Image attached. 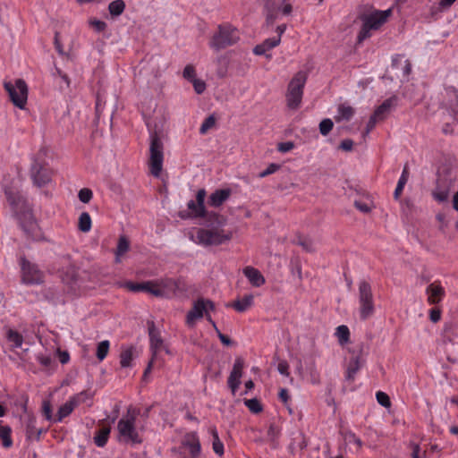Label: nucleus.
I'll return each instance as SVG.
<instances>
[{"instance_id": "de8ad7c7", "label": "nucleus", "mask_w": 458, "mask_h": 458, "mask_svg": "<svg viewBox=\"0 0 458 458\" xmlns=\"http://www.w3.org/2000/svg\"><path fill=\"white\" fill-rule=\"evenodd\" d=\"M78 198L82 203H89L93 198V192L89 188L80 190Z\"/></svg>"}, {"instance_id": "9b49d317", "label": "nucleus", "mask_w": 458, "mask_h": 458, "mask_svg": "<svg viewBox=\"0 0 458 458\" xmlns=\"http://www.w3.org/2000/svg\"><path fill=\"white\" fill-rule=\"evenodd\" d=\"M21 281L26 285L41 284L44 282L45 274L35 263L24 257L20 259Z\"/></svg>"}, {"instance_id": "4d7b16f0", "label": "nucleus", "mask_w": 458, "mask_h": 458, "mask_svg": "<svg viewBox=\"0 0 458 458\" xmlns=\"http://www.w3.org/2000/svg\"><path fill=\"white\" fill-rule=\"evenodd\" d=\"M212 448H213V451L217 455L221 456L224 454V444L222 443V441L220 439L212 441Z\"/></svg>"}, {"instance_id": "4468645a", "label": "nucleus", "mask_w": 458, "mask_h": 458, "mask_svg": "<svg viewBox=\"0 0 458 458\" xmlns=\"http://www.w3.org/2000/svg\"><path fill=\"white\" fill-rule=\"evenodd\" d=\"M159 285L164 298H172L184 293L187 291L186 284L182 279L162 278Z\"/></svg>"}, {"instance_id": "20e7f679", "label": "nucleus", "mask_w": 458, "mask_h": 458, "mask_svg": "<svg viewBox=\"0 0 458 458\" xmlns=\"http://www.w3.org/2000/svg\"><path fill=\"white\" fill-rule=\"evenodd\" d=\"M358 311L362 321L368 320L376 312L372 286L366 280H360L358 284Z\"/></svg>"}, {"instance_id": "c756f323", "label": "nucleus", "mask_w": 458, "mask_h": 458, "mask_svg": "<svg viewBox=\"0 0 458 458\" xmlns=\"http://www.w3.org/2000/svg\"><path fill=\"white\" fill-rule=\"evenodd\" d=\"M408 179H409V169H408V165H405L403 169L402 174L397 182V185H396V188L394 192V199H396V200L399 199L400 196L403 193V188L408 182Z\"/></svg>"}, {"instance_id": "774afa93", "label": "nucleus", "mask_w": 458, "mask_h": 458, "mask_svg": "<svg viewBox=\"0 0 458 458\" xmlns=\"http://www.w3.org/2000/svg\"><path fill=\"white\" fill-rule=\"evenodd\" d=\"M411 447H412L411 457L412 458H421L420 455V445L418 444H412Z\"/></svg>"}, {"instance_id": "ddd939ff", "label": "nucleus", "mask_w": 458, "mask_h": 458, "mask_svg": "<svg viewBox=\"0 0 458 458\" xmlns=\"http://www.w3.org/2000/svg\"><path fill=\"white\" fill-rule=\"evenodd\" d=\"M267 15V21L273 23L276 18V14L279 11L284 15H288L292 13L293 7L290 4H287V0H260Z\"/></svg>"}, {"instance_id": "4c0bfd02", "label": "nucleus", "mask_w": 458, "mask_h": 458, "mask_svg": "<svg viewBox=\"0 0 458 458\" xmlns=\"http://www.w3.org/2000/svg\"><path fill=\"white\" fill-rule=\"evenodd\" d=\"M342 436L345 443L347 444H354L358 448H360L362 445V441L360 437L356 436V434L351 430H345L342 432Z\"/></svg>"}, {"instance_id": "6ab92c4d", "label": "nucleus", "mask_w": 458, "mask_h": 458, "mask_svg": "<svg viewBox=\"0 0 458 458\" xmlns=\"http://www.w3.org/2000/svg\"><path fill=\"white\" fill-rule=\"evenodd\" d=\"M243 367V360L242 358L235 359L233 369L228 377V386L231 388L233 394H235L237 388L241 384V377L242 375Z\"/></svg>"}, {"instance_id": "8fccbe9b", "label": "nucleus", "mask_w": 458, "mask_h": 458, "mask_svg": "<svg viewBox=\"0 0 458 458\" xmlns=\"http://www.w3.org/2000/svg\"><path fill=\"white\" fill-rule=\"evenodd\" d=\"M182 75L186 80L190 81L191 82L193 81L196 79V72L194 67L191 64L186 65L183 70Z\"/></svg>"}, {"instance_id": "a18cd8bd", "label": "nucleus", "mask_w": 458, "mask_h": 458, "mask_svg": "<svg viewBox=\"0 0 458 458\" xmlns=\"http://www.w3.org/2000/svg\"><path fill=\"white\" fill-rule=\"evenodd\" d=\"M334 123L331 119L326 118L319 123V131L322 135H327L333 129Z\"/></svg>"}, {"instance_id": "aec40b11", "label": "nucleus", "mask_w": 458, "mask_h": 458, "mask_svg": "<svg viewBox=\"0 0 458 458\" xmlns=\"http://www.w3.org/2000/svg\"><path fill=\"white\" fill-rule=\"evenodd\" d=\"M451 183L445 179L438 178L437 185L432 191V196L435 200L439 203L445 202L448 199Z\"/></svg>"}, {"instance_id": "2f4dec72", "label": "nucleus", "mask_w": 458, "mask_h": 458, "mask_svg": "<svg viewBox=\"0 0 458 458\" xmlns=\"http://www.w3.org/2000/svg\"><path fill=\"white\" fill-rule=\"evenodd\" d=\"M130 249V242L124 235H121L118 240L117 247L115 250V262H121V257L125 254Z\"/></svg>"}, {"instance_id": "0e129e2a", "label": "nucleus", "mask_w": 458, "mask_h": 458, "mask_svg": "<svg viewBox=\"0 0 458 458\" xmlns=\"http://www.w3.org/2000/svg\"><path fill=\"white\" fill-rule=\"evenodd\" d=\"M353 147V141L352 140H344L340 144V148H342L344 151H350L352 149Z\"/></svg>"}, {"instance_id": "c85d7f7f", "label": "nucleus", "mask_w": 458, "mask_h": 458, "mask_svg": "<svg viewBox=\"0 0 458 458\" xmlns=\"http://www.w3.org/2000/svg\"><path fill=\"white\" fill-rule=\"evenodd\" d=\"M354 114V109L346 104H341L337 108V114L335 115V121H349Z\"/></svg>"}, {"instance_id": "39448f33", "label": "nucleus", "mask_w": 458, "mask_h": 458, "mask_svg": "<svg viewBox=\"0 0 458 458\" xmlns=\"http://www.w3.org/2000/svg\"><path fill=\"white\" fill-rule=\"evenodd\" d=\"M139 413L138 410L129 408L126 414L119 420L117 430L120 441L131 442L132 444H140L142 442L135 426Z\"/></svg>"}, {"instance_id": "2eb2a0df", "label": "nucleus", "mask_w": 458, "mask_h": 458, "mask_svg": "<svg viewBox=\"0 0 458 458\" xmlns=\"http://www.w3.org/2000/svg\"><path fill=\"white\" fill-rule=\"evenodd\" d=\"M215 310V304L210 300L199 299L193 303L192 309L187 313L186 323L193 327L195 321L204 317L205 313Z\"/></svg>"}, {"instance_id": "a211bd4d", "label": "nucleus", "mask_w": 458, "mask_h": 458, "mask_svg": "<svg viewBox=\"0 0 458 458\" xmlns=\"http://www.w3.org/2000/svg\"><path fill=\"white\" fill-rule=\"evenodd\" d=\"M182 445L189 450L190 458H199L201 445L197 432L191 431L186 433L182 438Z\"/></svg>"}, {"instance_id": "f257e3e1", "label": "nucleus", "mask_w": 458, "mask_h": 458, "mask_svg": "<svg viewBox=\"0 0 458 458\" xmlns=\"http://www.w3.org/2000/svg\"><path fill=\"white\" fill-rule=\"evenodd\" d=\"M392 15V9L384 11L371 9L369 12L362 13L359 15V19L362 22L361 28L358 34V41L362 42L371 36L372 30H379Z\"/></svg>"}, {"instance_id": "5701e85b", "label": "nucleus", "mask_w": 458, "mask_h": 458, "mask_svg": "<svg viewBox=\"0 0 458 458\" xmlns=\"http://www.w3.org/2000/svg\"><path fill=\"white\" fill-rule=\"evenodd\" d=\"M396 101L397 98L394 96L386 99L380 106L377 107L373 114L376 117H377L378 120H384L386 117V115L391 112V110L394 107V106L396 105Z\"/></svg>"}, {"instance_id": "a878e982", "label": "nucleus", "mask_w": 458, "mask_h": 458, "mask_svg": "<svg viewBox=\"0 0 458 458\" xmlns=\"http://www.w3.org/2000/svg\"><path fill=\"white\" fill-rule=\"evenodd\" d=\"M253 299L252 294H247L242 299L235 300L228 306L233 308L238 312H244L253 305Z\"/></svg>"}, {"instance_id": "37998d69", "label": "nucleus", "mask_w": 458, "mask_h": 458, "mask_svg": "<svg viewBox=\"0 0 458 458\" xmlns=\"http://www.w3.org/2000/svg\"><path fill=\"white\" fill-rule=\"evenodd\" d=\"M216 123V118L214 115L208 116L202 123L199 128V133L204 135L208 132V130L213 128Z\"/></svg>"}, {"instance_id": "7ed1b4c3", "label": "nucleus", "mask_w": 458, "mask_h": 458, "mask_svg": "<svg viewBox=\"0 0 458 458\" xmlns=\"http://www.w3.org/2000/svg\"><path fill=\"white\" fill-rule=\"evenodd\" d=\"M207 192L205 189L197 191L196 201L190 200L187 203L188 208L191 211L192 216L195 218H203L207 226L220 227L224 225L225 220L222 216L216 212H208L205 207V198Z\"/></svg>"}, {"instance_id": "393cba45", "label": "nucleus", "mask_w": 458, "mask_h": 458, "mask_svg": "<svg viewBox=\"0 0 458 458\" xmlns=\"http://www.w3.org/2000/svg\"><path fill=\"white\" fill-rule=\"evenodd\" d=\"M279 44H280L279 38H267L261 44H259L254 47L253 53L257 55H266V53L267 51L277 47Z\"/></svg>"}, {"instance_id": "0eeeda50", "label": "nucleus", "mask_w": 458, "mask_h": 458, "mask_svg": "<svg viewBox=\"0 0 458 458\" xmlns=\"http://www.w3.org/2000/svg\"><path fill=\"white\" fill-rule=\"evenodd\" d=\"M306 81V72L301 71L298 72L289 82L286 93V101L289 108L297 109L300 106Z\"/></svg>"}, {"instance_id": "e433bc0d", "label": "nucleus", "mask_w": 458, "mask_h": 458, "mask_svg": "<svg viewBox=\"0 0 458 458\" xmlns=\"http://www.w3.org/2000/svg\"><path fill=\"white\" fill-rule=\"evenodd\" d=\"M448 97L449 106L452 108L458 106V89L454 86H448L445 89Z\"/></svg>"}, {"instance_id": "b1692460", "label": "nucleus", "mask_w": 458, "mask_h": 458, "mask_svg": "<svg viewBox=\"0 0 458 458\" xmlns=\"http://www.w3.org/2000/svg\"><path fill=\"white\" fill-rule=\"evenodd\" d=\"M93 397L94 392L90 390H83L76 394L72 395L70 399L74 403L75 407H78L83 403L87 404L89 407H91L93 404Z\"/></svg>"}, {"instance_id": "052dcab7", "label": "nucleus", "mask_w": 458, "mask_h": 458, "mask_svg": "<svg viewBox=\"0 0 458 458\" xmlns=\"http://www.w3.org/2000/svg\"><path fill=\"white\" fill-rule=\"evenodd\" d=\"M191 83L198 94H201L206 89V84L201 80L195 79L193 81H191Z\"/></svg>"}, {"instance_id": "49530a36", "label": "nucleus", "mask_w": 458, "mask_h": 458, "mask_svg": "<svg viewBox=\"0 0 458 458\" xmlns=\"http://www.w3.org/2000/svg\"><path fill=\"white\" fill-rule=\"evenodd\" d=\"M296 243L301 246L306 251L312 252L314 250L313 242L306 237H298Z\"/></svg>"}, {"instance_id": "69168bd1", "label": "nucleus", "mask_w": 458, "mask_h": 458, "mask_svg": "<svg viewBox=\"0 0 458 458\" xmlns=\"http://www.w3.org/2000/svg\"><path fill=\"white\" fill-rule=\"evenodd\" d=\"M279 399L286 404L288 401L290 400V394L287 389L282 388L279 391Z\"/></svg>"}, {"instance_id": "f3484780", "label": "nucleus", "mask_w": 458, "mask_h": 458, "mask_svg": "<svg viewBox=\"0 0 458 458\" xmlns=\"http://www.w3.org/2000/svg\"><path fill=\"white\" fill-rule=\"evenodd\" d=\"M425 293L427 295V302L429 305H437L445 297V290L438 280L429 284L427 286Z\"/></svg>"}, {"instance_id": "f704fd0d", "label": "nucleus", "mask_w": 458, "mask_h": 458, "mask_svg": "<svg viewBox=\"0 0 458 458\" xmlns=\"http://www.w3.org/2000/svg\"><path fill=\"white\" fill-rule=\"evenodd\" d=\"M335 335L337 337L340 344H345L350 340V330L345 325L338 326L335 329Z\"/></svg>"}, {"instance_id": "338daca9", "label": "nucleus", "mask_w": 458, "mask_h": 458, "mask_svg": "<svg viewBox=\"0 0 458 458\" xmlns=\"http://www.w3.org/2000/svg\"><path fill=\"white\" fill-rule=\"evenodd\" d=\"M354 205L359 210H360L363 213H368L370 210L369 207L365 203L355 201Z\"/></svg>"}, {"instance_id": "6e6552de", "label": "nucleus", "mask_w": 458, "mask_h": 458, "mask_svg": "<svg viewBox=\"0 0 458 458\" xmlns=\"http://www.w3.org/2000/svg\"><path fill=\"white\" fill-rule=\"evenodd\" d=\"M232 239V233L218 227L200 228L196 233V242L203 246L220 245Z\"/></svg>"}, {"instance_id": "bb28decb", "label": "nucleus", "mask_w": 458, "mask_h": 458, "mask_svg": "<svg viewBox=\"0 0 458 458\" xmlns=\"http://www.w3.org/2000/svg\"><path fill=\"white\" fill-rule=\"evenodd\" d=\"M110 432V426H103L102 428L98 429L94 436L95 445L98 447H104L108 441Z\"/></svg>"}, {"instance_id": "bf43d9fd", "label": "nucleus", "mask_w": 458, "mask_h": 458, "mask_svg": "<svg viewBox=\"0 0 458 458\" xmlns=\"http://www.w3.org/2000/svg\"><path fill=\"white\" fill-rule=\"evenodd\" d=\"M149 293L156 297H162L163 293L160 290L159 280L153 281Z\"/></svg>"}, {"instance_id": "72a5a7b5", "label": "nucleus", "mask_w": 458, "mask_h": 458, "mask_svg": "<svg viewBox=\"0 0 458 458\" xmlns=\"http://www.w3.org/2000/svg\"><path fill=\"white\" fill-rule=\"evenodd\" d=\"M92 226V221L89 214L88 212H82L79 216L78 228L80 231L83 233H88L90 231Z\"/></svg>"}, {"instance_id": "58836bf2", "label": "nucleus", "mask_w": 458, "mask_h": 458, "mask_svg": "<svg viewBox=\"0 0 458 458\" xmlns=\"http://www.w3.org/2000/svg\"><path fill=\"white\" fill-rule=\"evenodd\" d=\"M125 4L123 0H114L109 4L108 10L113 16H118L123 13Z\"/></svg>"}, {"instance_id": "c9c22d12", "label": "nucleus", "mask_w": 458, "mask_h": 458, "mask_svg": "<svg viewBox=\"0 0 458 458\" xmlns=\"http://www.w3.org/2000/svg\"><path fill=\"white\" fill-rule=\"evenodd\" d=\"M11 428L8 426H0V438L4 447H11L13 440L11 438Z\"/></svg>"}, {"instance_id": "864d4df0", "label": "nucleus", "mask_w": 458, "mask_h": 458, "mask_svg": "<svg viewBox=\"0 0 458 458\" xmlns=\"http://www.w3.org/2000/svg\"><path fill=\"white\" fill-rule=\"evenodd\" d=\"M124 287L133 293L141 292L143 289L142 283H133L131 281L125 282Z\"/></svg>"}, {"instance_id": "c03bdc74", "label": "nucleus", "mask_w": 458, "mask_h": 458, "mask_svg": "<svg viewBox=\"0 0 458 458\" xmlns=\"http://www.w3.org/2000/svg\"><path fill=\"white\" fill-rule=\"evenodd\" d=\"M244 403L249 408V410L254 413H259L262 411V406L259 401L256 398L247 399L244 401Z\"/></svg>"}, {"instance_id": "a19ab883", "label": "nucleus", "mask_w": 458, "mask_h": 458, "mask_svg": "<svg viewBox=\"0 0 458 458\" xmlns=\"http://www.w3.org/2000/svg\"><path fill=\"white\" fill-rule=\"evenodd\" d=\"M132 350L126 349L121 352L120 355V364L123 368H128L131 365L132 361Z\"/></svg>"}, {"instance_id": "cd10ccee", "label": "nucleus", "mask_w": 458, "mask_h": 458, "mask_svg": "<svg viewBox=\"0 0 458 458\" xmlns=\"http://www.w3.org/2000/svg\"><path fill=\"white\" fill-rule=\"evenodd\" d=\"M74 403L69 398L66 403L61 405L58 409L57 414L55 417L54 422H61L66 417H68L75 409Z\"/></svg>"}, {"instance_id": "3c124183", "label": "nucleus", "mask_w": 458, "mask_h": 458, "mask_svg": "<svg viewBox=\"0 0 458 458\" xmlns=\"http://www.w3.org/2000/svg\"><path fill=\"white\" fill-rule=\"evenodd\" d=\"M280 168V165L275 163L270 164L264 171L259 174L260 178H264L269 174H274Z\"/></svg>"}, {"instance_id": "13d9d810", "label": "nucleus", "mask_w": 458, "mask_h": 458, "mask_svg": "<svg viewBox=\"0 0 458 458\" xmlns=\"http://www.w3.org/2000/svg\"><path fill=\"white\" fill-rule=\"evenodd\" d=\"M378 118L376 117L374 114H372L367 123L366 131L364 132V136L368 135L376 126L377 123L378 122Z\"/></svg>"}, {"instance_id": "f8f14e48", "label": "nucleus", "mask_w": 458, "mask_h": 458, "mask_svg": "<svg viewBox=\"0 0 458 458\" xmlns=\"http://www.w3.org/2000/svg\"><path fill=\"white\" fill-rule=\"evenodd\" d=\"M147 326L150 340V350L152 352V359L148 362L147 368L144 370L143 377H146L147 375L150 372L152 369L153 360L157 356V352H160L164 346V342L161 337L160 331L156 327L155 322L153 320H148Z\"/></svg>"}, {"instance_id": "603ef678", "label": "nucleus", "mask_w": 458, "mask_h": 458, "mask_svg": "<svg viewBox=\"0 0 458 458\" xmlns=\"http://www.w3.org/2000/svg\"><path fill=\"white\" fill-rule=\"evenodd\" d=\"M37 360L44 367H50L52 364V358L50 355L39 353L36 356Z\"/></svg>"}, {"instance_id": "7c9ffc66", "label": "nucleus", "mask_w": 458, "mask_h": 458, "mask_svg": "<svg viewBox=\"0 0 458 458\" xmlns=\"http://www.w3.org/2000/svg\"><path fill=\"white\" fill-rule=\"evenodd\" d=\"M6 339L12 349L21 347L23 343V336L18 331L11 328L6 332Z\"/></svg>"}, {"instance_id": "680f3d73", "label": "nucleus", "mask_w": 458, "mask_h": 458, "mask_svg": "<svg viewBox=\"0 0 458 458\" xmlns=\"http://www.w3.org/2000/svg\"><path fill=\"white\" fill-rule=\"evenodd\" d=\"M429 318L433 323H437L441 318V310L438 308H432L429 310Z\"/></svg>"}, {"instance_id": "473e14b6", "label": "nucleus", "mask_w": 458, "mask_h": 458, "mask_svg": "<svg viewBox=\"0 0 458 458\" xmlns=\"http://www.w3.org/2000/svg\"><path fill=\"white\" fill-rule=\"evenodd\" d=\"M360 367L361 365L360 357H352L348 364V368L346 370V378L348 380H353L355 374L359 371Z\"/></svg>"}, {"instance_id": "5fc2aeb1", "label": "nucleus", "mask_w": 458, "mask_h": 458, "mask_svg": "<svg viewBox=\"0 0 458 458\" xmlns=\"http://www.w3.org/2000/svg\"><path fill=\"white\" fill-rule=\"evenodd\" d=\"M294 148V144L292 141L281 142L277 145L278 151L286 153L291 151Z\"/></svg>"}, {"instance_id": "79ce46f5", "label": "nucleus", "mask_w": 458, "mask_h": 458, "mask_svg": "<svg viewBox=\"0 0 458 458\" xmlns=\"http://www.w3.org/2000/svg\"><path fill=\"white\" fill-rule=\"evenodd\" d=\"M42 413L47 420L54 422L55 416L53 415L52 404L49 400L42 402Z\"/></svg>"}, {"instance_id": "09e8293b", "label": "nucleus", "mask_w": 458, "mask_h": 458, "mask_svg": "<svg viewBox=\"0 0 458 458\" xmlns=\"http://www.w3.org/2000/svg\"><path fill=\"white\" fill-rule=\"evenodd\" d=\"M376 398H377V403L380 405H382L383 407H386V408L390 407V405H391L390 398L386 393H384L382 391L377 392Z\"/></svg>"}, {"instance_id": "ea45409f", "label": "nucleus", "mask_w": 458, "mask_h": 458, "mask_svg": "<svg viewBox=\"0 0 458 458\" xmlns=\"http://www.w3.org/2000/svg\"><path fill=\"white\" fill-rule=\"evenodd\" d=\"M109 346H110V344H109V341H107V340H104L98 344L97 357L100 361L103 360L106 357L108 351H109Z\"/></svg>"}, {"instance_id": "f03ea898", "label": "nucleus", "mask_w": 458, "mask_h": 458, "mask_svg": "<svg viewBox=\"0 0 458 458\" xmlns=\"http://www.w3.org/2000/svg\"><path fill=\"white\" fill-rule=\"evenodd\" d=\"M3 188L7 201L12 207V209L15 213L16 216L21 221L30 224L33 220L32 210L30 205L25 197L21 194L19 188L16 185L9 186L4 182H3Z\"/></svg>"}, {"instance_id": "9d476101", "label": "nucleus", "mask_w": 458, "mask_h": 458, "mask_svg": "<svg viewBox=\"0 0 458 458\" xmlns=\"http://www.w3.org/2000/svg\"><path fill=\"white\" fill-rule=\"evenodd\" d=\"M4 88L7 91L12 103L20 109H24L28 99V86L21 79L14 82L4 81Z\"/></svg>"}, {"instance_id": "412c9836", "label": "nucleus", "mask_w": 458, "mask_h": 458, "mask_svg": "<svg viewBox=\"0 0 458 458\" xmlns=\"http://www.w3.org/2000/svg\"><path fill=\"white\" fill-rule=\"evenodd\" d=\"M230 189H218L212 192L208 199V205L212 208H220L231 196Z\"/></svg>"}, {"instance_id": "423d86ee", "label": "nucleus", "mask_w": 458, "mask_h": 458, "mask_svg": "<svg viewBox=\"0 0 458 458\" xmlns=\"http://www.w3.org/2000/svg\"><path fill=\"white\" fill-rule=\"evenodd\" d=\"M239 39L238 30L230 23H223L218 25L217 31L212 36L209 47L216 51H219L236 44Z\"/></svg>"}, {"instance_id": "6e6d98bb", "label": "nucleus", "mask_w": 458, "mask_h": 458, "mask_svg": "<svg viewBox=\"0 0 458 458\" xmlns=\"http://www.w3.org/2000/svg\"><path fill=\"white\" fill-rule=\"evenodd\" d=\"M90 25L96 30L98 32L104 31L106 28V23L100 20H92L90 21Z\"/></svg>"}, {"instance_id": "e2e57ef3", "label": "nucleus", "mask_w": 458, "mask_h": 458, "mask_svg": "<svg viewBox=\"0 0 458 458\" xmlns=\"http://www.w3.org/2000/svg\"><path fill=\"white\" fill-rule=\"evenodd\" d=\"M278 372L283 376H289V365L286 361H280L277 366Z\"/></svg>"}, {"instance_id": "dca6fc26", "label": "nucleus", "mask_w": 458, "mask_h": 458, "mask_svg": "<svg viewBox=\"0 0 458 458\" xmlns=\"http://www.w3.org/2000/svg\"><path fill=\"white\" fill-rule=\"evenodd\" d=\"M30 177L34 185L40 188L50 182L52 172L47 165L34 159L30 168Z\"/></svg>"}, {"instance_id": "4be33fe9", "label": "nucleus", "mask_w": 458, "mask_h": 458, "mask_svg": "<svg viewBox=\"0 0 458 458\" xmlns=\"http://www.w3.org/2000/svg\"><path fill=\"white\" fill-rule=\"evenodd\" d=\"M242 272L249 280L250 284L254 287H259L266 282L262 274L253 267H246L243 268Z\"/></svg>"}, {"instance_id": "1a4fd4ad", "label": "nucleus", "mask_w": 458, "mask_h": 458, "mask_svg": "<svg viewBox=\"0 0 458 458\" xmlns=\"http://www.w3.org/2000/svg\"><path fill=\"white\" fill-rule=\"evenodd\" d=\"M164 145L157 135H152L149 145L148 168L150 174L158 178L163 169Z\"/></svg>"}]
</instances>
